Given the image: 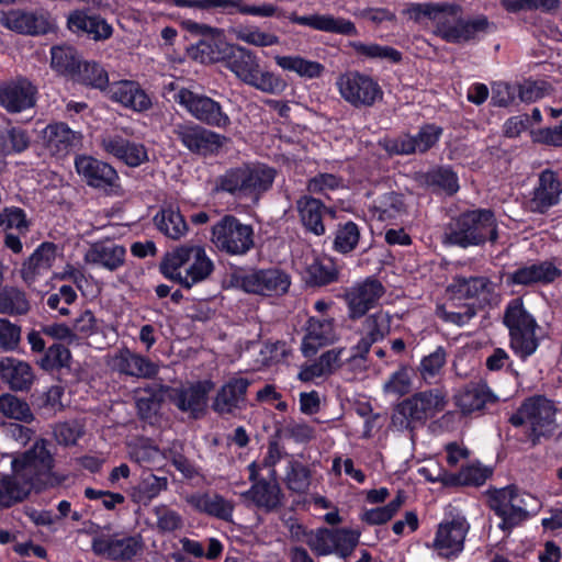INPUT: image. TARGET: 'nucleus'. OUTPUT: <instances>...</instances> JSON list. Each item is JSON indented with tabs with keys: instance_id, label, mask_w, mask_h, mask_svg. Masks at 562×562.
Here are the masks:
<instances>
[{
	"instance_id": "54",
	"label": "nucleus",
	"mask_w": 562,
	"mask_h": 562,
	"mask_svg": "<svg viewBox=\"0 0 562 562\" xmlns=\"http://www.w3.org/2000/svg\"><path fill=\"white\" fill-rule=\"evenodd\" d=\"M0 413L5 417L24 423H31L34 419L29 404L9 393L0 395Z\"/></svg>"
},
{
	"instance_id": "20",
	"label": "nucleus",
	"mask_w": 562,
	"mask_h": 562,
	"mask_svg": "<svg viewBox=\"0 0 562 562\" xmlns=\"http://www.w3.org/2000/svg\"><path fill=\"white\" fill-rule=\"evenodd\" d=\"M36 87L25 77L0 82V105L9 113H20L35 105Z\"/></svg>"
},
{
	"instance_id": "17",
	"label": "nucleus",
	"mask_w": 562,
	"mask_h": 562,
	"mask_svg": "<svg viewBox=\"0 0 562 562\" xmlns=\"http://www.w3.org/2000/svg\"><path fill=\"white\" fill-rule=\"evenodd\" d=\"M337 87L345 101L355 108H369L382 100L383 91L370 76L349 71L338 77Z\"/></svg>"
},
{
	"instance_id": "39",
	"label": "nucleus",
	"mask_w": 562,
	"mask_h": 562,
	"mask_svg": "<svg viewBox=\"0 0 562 562\" xmlns=\"http://www.w3.org/2000/svg\"><path fill=\"white\" fill-rule=\"evenodd\" d=\"M67 24L70 31L85 32L94 41L108 40L113 32L112 26L100 15H87L79 10L69 14Z\"/></svg>"
},
{
	"instance_id": "52",
	"label": "nucleus",
	"mask_w": 562,
	"mask_h": 562,
	"mask_svg": "<svg viewBox=\"0 0 562 562\" xmlns=\"http://www.w3.org/2000/svg\"><path fill=\"white\" fill-rule=\"evenodd\" d=\"M30 493L12 472L0 477V509L9 508L29 497Z\"/></svg>"
},
{
	"instance_id": "15",
	"label": "nucleus",
	"mask_w": 562,
	"mask_h": 562,
	"mask_svg": "<svg viewBox=\"0 0 562 562\" xmlns=\"http://www.w3.org/2000/svg\"><path fill=\"white\" fill-rule=\"evenodd\" d=\"M360 533L348 529L318 528L304 533V542L317 555L336 553L347 558L359 542Z\"/></svg>"
},
{
	"instance_id": "63",
	"label": "nucleus",
	"mask_w": 562,
	"mask_h": 562,
	"mask_svg": "<svg viewBox=\"0 0 562 562\" xmlns=\"http://www.w3.org/2000/svg\"><path fill=\"white\" fill-rule=\"evenodd\" d=\"M503 8L508 12L542 10L549 12L559 8V0H502Z\"/></svg>"
},
{
	"instance_id": "36",
	"label": "nucleus",
	"mask_w": 562,
	"mask_h": 562,
	"mask_svg": "<svg viewBox=\"0 0 562 562\" xmlns=\"http://www.w3.org/2000/svg\"><path fill=\"white\" fill-rule=\"evenodd\" d=\"M0 23L21 34H44L49 30V22L46 18L21 10L9 11L0 19Z\"/></svg>"
},
{
	"instance_id": "46",
	"label": "nucleus",
	"mask_w": 562,
	"mask_h": 562,
	"mask_svg": "<svg viewBox=\"0 0 562 562\" xmlns=\"http://www.w3.org/2000/svg\"><path fill=\"white\" fill-rule=\"evenodd\" d=\"M338 278V270L329 260L313 258L312 262L306 263L303 272V279L307 285L323 286L327 285Z\"/></svg>"
},
{
	"instance_id": "22",
	"label": "nucleus",
	"mask_w": 562,
	"mask_h": 562,
	"mask_svg": "<svg viewBox=\"0 0 562 562\" xmlns=\"http://www.w3.org/2000/svg\"><path fill=\"white\" fill-rule=\"evenodd\" d=\"M251 384L246 378H232L217 391L212 409L218 415L236 416L247 404V389Z\"/></svg>"
},
{
	"instance_id": "10",
	"label": "nucleus",
	"mask_w": 562,
	"mask_h": 562,
	"mask_svg": "<svg viewBox=\"0 0 562 562\" xmlns=\"http://www.w3.org/2000/svg\"><path fill=\"white\" fill-rule=\"evenodd\" d=\"M490 507L502 518L499 527L506 530L535 513L539 508V502L531 494L519 492L512 485L495 491L490 497Z\"/></svg>"
},
{
	"instance_id": "11",
	"label": "nucleus",
	"mask_w": 562,
	"mask_h": 562,
	"mask_svg": "<svg viewBox=\"0 0 562 562\" xmlns=\"http://www.w3.org/2000/svg\"><path fill=\"white\" fill-rule=\"evenodd\" d=\"M447 404V392L442 389L417 392L397 404L396 413L402 417L400 425L413 429L416 423L424 424L442 412Z\"/></svg>"
},
{
	"instance_id": "31",
	"label": "nucleus",
	"mask_w": 562,
	"mask_h": 562,
	"mask_svg": "<svg viewBox=\"0 0 562 562\" xmlns=\"http://www.w3.org/2000/svg\"><path fill=\"white\" fill-rule=\"evenodd\" d=\"M0 378L12 391H29L35 380L32 367L22 360L5 357L0 359Z\"/></svg>"
},
{
	"instance_id": "21",
	"label": "nucleus",
	"mask_w": 562,
	"mask_h": 562,
	"mask_svg": "<svg viewBox=\"0 0 562 562\" xmlns=\"http://www.w3.org/2000/svg\"><path fill=\"white\" fill-rule=\"evenodd\" d=\"M384 292L383 284L373 278H368L363 282L349 288L344 294L349 317L356 319L366 315L369 310L378 304Z\"/></svg>"
},
{
	"instance_id": "42",
	"label": "nucleus",
	"mask_w": 562,
	"mask_h": 562,
	"mask_svg": "<svg viewBox=\"0 0 562 562\" xmlns=\"http://www.w3.org/2000/svg\"><path fill=\"white\" fill-rule=\"evenodd\" d=\"M495 401V395L483 383H469L456 395V404L464 414L481 411Z\"/></svg>"
},
{
	"instance_id": "24",
	"label": "nucleus",
	"mask_w": 562,
	"mask_h": 562,
	"mask_svg": "<svg viewBox=\"0 0 562 562\" xmlns=\"http://www.w3.org/2000/svg\"><path fill=\"white\" fill-rule=\"evenodd\" d=\"M173 135L191 153L206 155L221 146L220 135L193 123L177 124Z\"/></svg>"
},
{
	"instance_id": "6",
	"label": "nucleus",
	"mask_w": 562,
	"mask_h": 562,
	"mask_svg": "<svg viewBox=\"0 0 562 562\" xmlns=\"http://www.w3.org/2000/svg\"><path fill=\"white\" fill-rule=\"evenodd\" d=\"M498 239L497 223L491 210L477 209L452 218L445 233V243L462 248Z\"/></svg>"
},
{
	"instance_id": "41",
	"label": "nucleus",
	"mask_w": 562,
	"mask_h": 562,
	"mask_svg": "<svg viewBox=\"0 0 562 562\" xmlns=\"http://www.w3.org/2000/svg\"><path fill=\"white\" fill-rule=\"evenodd\" d=\"M440 134V127L426 125L416 136H404L396 139L392 150L401 155L425 153L437 143Z\"/></svg>"
},
{
	"instance_id": "28",
	"label": "nucleus",
	"mask_w": 562,
	"mask_h": 562,
	"mask_svg": "<svg viewBox=\"0 0 562 562\" xmlns=\"http://www.w3.org/2000/svg\"><path fill=\"white\" fill-rule=\"evenodd\" d=\"M101 147L130 167H137L148 160L147 150L143 144L131 142L121 135L102 137Z\"/></svg>"
},
{
	"instance_id": "47",
	"label": "nucleus",
	"mask_w": 562,
	"mask_h": 562,
	"mask_svg": "<svg viewBox=\"0 0 562 562\" xmlns=\"http://www.w3.org/2000/svg\"><path fill=\"white\" fill-rule=\"evenodd\" d=\"M344 352V348H334L324 352L315 363L301 371L300 379L302 381H310L316 376L333 373L341 367V355Z\"/></svg>"
},
{
	"instance_id": "26",
	"label": "nucleus",
	"mask_w": 562,
	"mask_h": 562,
	"mask_svg": "<svg viewBox=\"0 0 562 562\" xmlns=\"http://www.w3.org/2000/svg\"><path fill=\"white\" fill-rule=\"evenodd\" d=\"M75 167L79 176L94 188L105 189L115 186L119 179L116 170L109 164L98 160L92 156H78Z\"/></svg>"
},
{
	"instance_id": "57",
	"label": "nucleus",
	"mask_w": 562,
	"mask_h": 562,
	"mask_svg": "<svg viewBox=\"0 0 562 562\" xmlns=\"http://www.w3.org/2000/svg\"><path fill=\"white\" fill-rule=\"evenodd\" d=\"M74 79L101 90L109 83L106 71L99 64L89 61L81 63Z\"/></svg>"
},
{
	"instance_id": "7",
	"label": "nucleus",
	"mask_w": 562,
	"mask_h": 562,
	"mask_svg": "<svg viewBox=\"0 0 562 562\" xmlns=\"http://www.w3.org/2000/svg\"><path fill=\"white\" fill-rule=\"evenodd\" d=\"M228 49L225 67L240 81L266 93H279L284 90L285 81L273 72L262 71L255 52L237 44Z\"/></svg>"
},
{
	"instance_id": "58",
	"label": "nucleus",
	"mask_w": 562,
	"mask_h": 562,
	"mask_svg": "<svg viewBox=\"0 0 562 562\" xmlns=\"http://www.w3.org/2000/svg\"><path fill=\"white\" fill-rule=\"evenodd\" d=\"M359 239L360 232L357 224L347 222L338 226L334 239V248L338 252L348 254L357 247Z\"/></svg>"
},
{
	"instance_id": "14",
	"label": "nucleus",
	"mask_w": 562,
	"mask_h": 562,
	"mask_svg": "<svg viewBox=\"0 0 562 562\" xmlns=\"http://www.w3.org/2000/svg\"><path fill=\"white\" fill-rule=\"evenodd\" d=\"M213 387L214 383L210 380L198 381L179 387L160 385L166 398L192 419H200L205 416L209 394Z\"/></svg>"
},
{
	"instance_id": "44",
	"label": "nucleus",
	"mask_w": 562,
	"mask_h": 562,
	"mask_svg": "<svg viewBox=\"0 0 562 562\" xmlns=\"http://www.w3.org/2000/svg\"><path fill=\"white\" fill-rule=\"evenodd\" d=\"M302 224L315 235H323L325 226L323 224V213L325 210L322 201L304 195L296 201Z\"/></svg>"
},
{
	"instance_id": "49",
	"label": "nucleus",
	"mask_w": 562,
	"mask_h": 562,
	"mask_svg": "<svg viewBox=\"0 0 562 562\" xmlns=\"http://www.w3.org/2000/svg\"><path fill=\"white\" fill-rule=\"evenodd\" d=\"M154 222L161 233L172 239H179L188 229L183 216L172 207L162 209L154 217Z\"/></svg>"
},
{
	"instance_id": "61",
	"label": "nucleus",
	"mask_w": 562,
	"mask_h": 562,
	"mask_svg": "<svg viewBox=\"0 0 562 562\" xmlns=\"http://www.w3.org/2000/svg\"><path fill=\"white\" fill-rule=\"evenodd\" d=\"M30 145L25 131L12 127L0 134V147L4 154L21 153Z\"/></svg>"
},
{
	"instance_id": "12",
	"label": "nucleus",
	"mask_w": 562,
	"mask_h": 562,
	"mask_svg": "<svg viewBox=\"0 0 562 562\" xmlns=\"http://www.w3.org/2000/svg\"><path fill=\"white\" fill-rule=\"evenodd\" d=\"M145 542L139 533L114 532L92 538L91 550L98 555L113 562H132L143 553Z\"/></svg>"
},
{
	"instance_id": "50",
	"label": "nucleus",
	"mask_w": 562,
	"mask_h": 562,
	"mask_svg": "<svg viewBox=\"0 0 562 562\" xmlns=\"http://www.w3.org/2000/svg\"><path fill=\"white\" fill-rule=\"evenodd\" d=\"M52 67L61 75L76 77L81 65L78 52L71 46H56L52 48Z\"/></svg>"
},
{
	"instance_id": "62",
	"label": "nucleus",
	"mask_w": 562,
	"mask_h": 562,
	"mask_svg": "<svg viewBox=\"0 0 562 562\" xmlns=\"http://www.w3.org/2000/svg\"><path fill=\"white\" fill-rule=\"evenodd\" d=\"M350 46L358 55L368 58H385L393 61L401 60V53L389 46H381L378 44H363L361 42H351Z\"/></svg>"
},
{
	"instance_id": "4",
	"label": "nucleus",
	"mask_w": 562,
	"mask_h": 562,
	"mask_svg": "<svg viewBox=\"0 0 562 562\" xmlns=\"http://www.w3.org/2000/svg\"><path fill=\"white\" fill-rule=\"evenodd\" d=\"M159 270L167 279L191 289L212 274L214 265L203 247L183 245L165 255Z\"/></svg>"
},
{
	"instance_id": "9",
	"label": "nucleus",
	"mask_w": 562,
	"mask_h": 562,
	"mask_svg": "<svg viewBox=\"0 0 562 562\" xmlns=\"http://www.w3.org/2000/svg\"><path fill=\"white\" fill-rule=\"evenodd\" d=\"M504 325L509 331V345L513 351L521 359L531 356L538 348L536 336L538 327L533 316L524 306L522 300H512L504 313Z\"/></svg>"
},
{
	"instance_id": "2",
	"label": "nucleus",
	"mask_w": 562,
	"mask_h": 562,
	"mask_svg": "<svg viewBox=\"0 0 562 562\" xmlns=\"http://www.w3.org/2000/svg\"><path fill=\"white\" fill-rule=\"evenodd\" d=\"M223 9L227 14L236 12L246 15L256 16H278L288 18L292 23L308 26L315 31L334 33L345 36H356L358 34L355 23L350 20L334 16L331 14H318L300 16L295 12L285 15V12L272 3H262L260 5L247 4L244 0H211V9Z\"/></svg>"
},
{
	"instance_id": "34",
	"label": "nucleus",
	"mask_w": 562,
	"mask_h": 562,
	"mask_svg": "<svg viewBox=\"0 0 562 562\" xmlns=\"http://www.w3.org/2000/svg\"><path fill=\"white\" fill-rule=\"evenodd\" d=\"M562 187L557 175L549 169L542 171L530 202L531 210L538 213L547 212L559 202Z\"/></svg>"
},
{
	"instance_id": "27",
	"label": "nucleus",
	"mask_w": 562,
	"mask_h": 562,
	"mask_svg": "<svg viewBox=\"0 0 562 562\" xmlns=\"http://www.w3.org/2000/svg\"><path fill=\"white\" fill-rule=\"evenodd\" d=\"M337 339L333 318L310 317L301 350L305 357H313L319 348Z\"/></svg>"
},
{
	"instance_id": "59",
	"label": "nucleus",
	"mask_w": 562,
	"mask_h": 562,
	"mask_svg": "<svg viewBox=\"0 0 562 562\" xmlns=\"http://www.w3.org/2000/svg\"><path fill=\"white\" fill-rule=\"evenodd\" d=\"M70 359L71 353L67 347L61 344H53L38 360V364L42 369L52 371L60 368H68Z\"/></svg>"
},
{
	"instance_id": "48",
	"label": "nucleus",
	"mask_w": 562,
	"mask_h": 562,
	"mask_svg": "<svg viewBox=\"0 0 562 562\" xmlns=\"http://www.w3.org/2000/svg\"><path fill=\"white\" fill-rule=\"evenodd\" d=\"M30 307V302L23 290L10 285L0 289V314L25 315Z\"/></svg>"
},
{
	"instance_id": "35",
	"label": "nucleus",
	"mask_w": 562,
	"mask_h": 562,
	"mask_svg": "<svg viewBox=\"0 0 562 562\" xmlns=\"http://www.w3.org/2000/svg\"><path fill=\"white\" fill-rule=\"evenodd\" d=\"M126 249L113 241H99L89 248L85 256L88 263L101 266L110 271H115L125 262Z\"/></svg>"
},
{
	"instance_id": "23",
	"label": "nucleus",
	"mask_w": 562,
	"mask_h": 562,
	"mask_svg": "<svg viewBox=\"0 0 562 562\" xmlns=\"http://www.w3.org/2000/svg\"><path fill=\"white\" fill-rule=\"evenodd\" d=\"M447 291L453 299H476L482 304L497 302L495 284L486 277H460L453 278Z\"/></svg>"
},
{
	"instance_id": "3",
	"label": "nucleus",
	"mask_w": 562,
	"mask_h": 562,
	"mask_svg": "<svg viewBox=\"0 0 562 562\" xmlns=\"http://www.w3.org/2000/svg\"><path fill=\"white\" fill-rule=\"evenodd\" d=\"M558 408L553 401L543 395L530 396L509 417L515 427H522L526 441L536 447L551 439L557 432Z\"/></svg>"
},
{
	"instance_id": "18",
	"label": "nucleus",
	"mask_w": 562,
	"mask_h": 562,
	"mask_svg": "<svg viewBox=\"0 0 562 562\" xmlns=\"http://www.w3.org/2000/svg\"><path fill=\"white\" fill-rule=\"evenodd\" d=\"M470 524L463 516L440 522L430 548L441 559L451 561L462 553Z\"/></svg>"
},
{
	"instance_id": "30",
	"label": "nucleus",
	"mask_w": 562,
	"mask_h": 562,
	"mask_svg": "<svg viewBox=\"0 0 562 562\" xmlns=\"http://www.w3.org/2000/svg\"><path fill=\"white\" fill-rule=\"evenodd\" d=\"M44 140L50 155L63 158L80 144L81 135L64 123H55L44 130Z\"/></svg>"
},
{
	"instance_id": "8",
	"label": "nucleus",
	"mask_w": 562,
	"mask_h": 562,
	"mask_svg": "<svg viewBox=\"0 0 562 562\" xmlns=\"http://www.w3.org/2000/svg\"><path fill=\"white\" fill-rule=\"evenodd\" d=\"M276 175V169L266 165H243L220 176L215 190L257 200L272 187Z\"/></svg>"
},
{
	"instance_id": "32",
	"label": "nucleus",
	"mask_w": 562,
	"mask_h": 562,
	"mask_svg": "<svg viewBox=\"0 0 562 562\" xmlns=\"http://www.w3.org/2000/svg\"><path fill=\"white\" fill-rule=\"evenodd\" d=\"M57 246L54 243H42L35 251L22 263L20 274L22 280L32 284L36 278L47 272L56 259Z\"/></svg>"
},
{
	"instance_id": "25",
	"label": "nucleus",
	"mask_w": 562,
	"mask_h": 562,
	"mask_svg": "<svg viewBox=\"0 0 562 562\" xmlns=\"http://www.w3.org/2000/svg\"><path fill=\"white\" fill-rule=\"evenodd\" d=\"M110 367L119 374L137 379H151L158 373V366L155 362L127 348H123L112 356Z\"/></svg>"
},
{
	"instance_id": "1",
	"label": "nucleus",
	"mask_w": 562,
	"mask_h": 562,
	"mask_svg": "<svg viewBox=\"0 0 562 562\" xmlns=\"http://www.w3.org/2000/svg\"><path fill=\"white\" fill-rule=\"evenodd\" d=\"M461 7L456 3H408L402 14L420 23L424 19L435 22L434 34L447 43L462 44L476 40L480 33H487L492 23L485 15L462 19Z\"/></svg>"
},
{
	"instance_id": "40",
	"label": "nucleus",
	"mask_w": 562,
	"mask_h": 562,
	"mask_svg": "<svg viewBox=\"0 0 562 562\" xmlns=\"http://www.w3.org/2000/svg\"><path fill=\"white\" fill-rule=\"evenodd\" d=\"M110 94L112 100L135 111H145L151 105L148 95L134 81L114 82L110 87Z\"/></svg>"
},
{
	"instance_id": "53",
	"label": "nucleus",
	"mask_w": 562,
	"mask_h": 562,
	"mask_svg": "<svg viewBox=\"0 0 562 562\" xmlns=\"http://www.w3.org/2000/svg\"><path fill=\"white\" fill-rule=\"evenodd\" d=\"M373 209L379 212L380 220L394 218L406 212L403 195L396 192L379 194L373 200Z\"/></svg>"
},
{
	"instance_id": "16",
	"label": "nucleus",
	"mask_w": 562,
	"mask_h": 562,
	"mask_svg": "<svg viewBox=\"0 0 562 562\" xmlns=\"http://www.w3.org/2000/svg\"><path fill=\"white\" fill-rule=\"evenodd\" d=\"M235 281L245 292L263 296L282 295L291 284L290 276L278 268L239 272Z\"/></svg>"
},
{
	"instance_id": "51",
	"label": "nucleus",
	"mask_w": 562,
	"mask_h": 562,
	"mask_svg": "<svg viewBox=\"0 0 562 562\" xmlns=\"http://www.w3.org/2000/svg\"><path fill=\"white\" fill-rule=\"evenodd\" d=\"M233 44L221 40L200 41L193 48V57L203 64L226 63Z\"/></svg>"
},
{
	"instance_id": "37",
	"label": "nucleus",
	"mask_w": 562,
	"mask_h": 562,
	"mask_svg": "<svg viewBox=\"0 0 562 562\" xmlns=\"http://www.w3.org/2000/svg\"><path fill=\"white\" fill-rule=\"evenodd\" d=\"M241 496L250 499L258 508L268 513L279 509L283 503V493L280 485L274 481L265 479L254 483L250 490L243 493Z\"/></svg>"
},
{
	"instance_id": "38",
	"label": "nucleus",
	"mask_w": 562,
	"mask_h": 562,
	"mask_svg": "<svg viewBox=\"0 0 562 562\" xmlns=\"http://www.w3.org/2000/svg\"><path fill=\"white\" fill-rule=\"evenodd\" d=\"M560 276V270L551 262L542 261L520 267L507 274V281L513 284L530 285L533 283H549Z\"/></svg>"
},
{
	"instance_id": "13",
	"label": "nucleus",
	"mask_w": 562,
	"mask_h": 562,
	"mask_svg": "<svg viewBox=\"0 0 562 562\" xmlns=\"http://www.w3.org/2000/svg\"><path fill=\"white\" fill-rule=\"evenodd\" d=\"M212 243L228 255H245L254 247V229L232 215H225L212 228Z\"/></svg>"
},
{
	"instance_id": "43",
	"label": "nucleus",
	"mask_w": 562,
	"mask_h": 562,
	"mask_svg": "<svg viewBox=\"0 0 562 562\" xmlns=\"http://www.w3.org/2000/svg\"><path fill=\"white\" fill-rule=\"evenodd\" d=\"M167 488L168 479L166 476H157L151 472H144L139 482L132 487L131 498L135 504L147 506Z\"/></svg>"
},
{
	"instance_id": "56",
	"label": "nucleus",
	"mask_w": 562,
	"mask_h": 562,
	"mask_svg": "<svg viewBox=\"0 0 562 562\" xmlns=\"http://www.w3.org/2000/svg\"><path fill=\"white\" fill-rule=\"evenodd\" d=\"M232 33L238 41L257 47H268L280 43L277 35L262 32L257 26H237L232 29Z\"/></svg>"
},
{
	"instance_id": "64",
	"label": "nucleus",
	"mask_w": 562,
	"mask_h": 562,
	"mask_svg": "<svg viewBox=\"0 0 562 562\" xmlns=\"http://www.w3.org/2000/svg\"><path fill=\"white\" fill-rule=\"evenodd\" d=\"M516 88L520 101L535 102L549 92L550 85L543 80H524Z\"/></svg>"
},
{
	"instance_id": "19",
	"label": "nucleus",
	"mask_w": 562,
	"mask_h": 562,
	"mask_svg": "<svg viewBox=\"0 0 562 562\" xmlns=\"http://www.w3.org/2000/svg\"><path fill=\"white\" fill-rule=\"evenodd\" d=\"M173 98L200 122L216 127H225L229 124V119L222 111L221 104L210 97L181 88Z\"/></svg>"
},
{
	"instance_id": "5",
	"label": "nucleus",
	"mask_w": 562,
	"mask_h": 562,
	"mask_svg": "<svg viewBox=\"0 0 562 562\" xmlns=\"http://www.w3.org/2000/svg\"><path fill=\"white\" fill-rule=\"evenodd\" d=\"M50 447L48 440L41 438L30 449L12 457V472L30 494L54 485L55 460Z\"/></svg>"
},
{
	"instance_id": "33",
	"label": "nucleus",
	"mask_w": 562,
	"mask_h": 562,
	"mask_svg": "<svg viewBox=\"0 0 562 562\" xmlns=\"http://www.w3.org/2000/svg\"><path fill=\"white\" fill-rule=\"evenodd\" d=\"M186 502L196 512L231 521L234 504L222 495L213 493H195L186 497Z\"/></svg>"
},
{
	"instance_id": "29",
	"label": "nucleus",
	"mask_w": 562,
	"mask_h": 562,
	"mask_svg": "<svg viewBox=\"0 0 562 562\" xmlns=\"http://www.w3.org/2000/svg\"><path fill=\"white\" fill-rule=\"evenodd\" d=\"M391 330V317L382 311L368 316L362 323V338L355 347L351 358H364L371 346L382 340Z\"/></svg>"
},
{
	"instance_id": "45",
	"label": "nucleus",
	"mask_w": 562,
	"mask_h": 562,
	"mask_svg": "<svg viewBox=\"0 0 562 562\" xmlns=\"http://www.w3.org/2000/svg\"><path fill=\"white\" fill-rule=\"evenodd\" d=\"M276 64L285 71L295 72L297 76L316 79L319 78L325 67L323 64L314 60H308L299 55L280 56L274 57Z\"/></svg>"
},
{
	"instance_id": "55",
	"label": "nucleus",
	"mask_w": 562,
	"mask_h": 562,
	"mask_svg": "<svg viewBox=\"0 0 562 562\" xmlns=\"http://www.w3.org/2000/svg\"><path fill=\"white\" fill-rule=\"evenodd\" d=\"M447 362V352L442 347H438L434 352L425 356L418 367L420 378L428 384H432L441 374L442 368Z\"/></svg>"
},
{
	"instance_id": "60",
	"label": "nucleus",
	"mask_w": 562,
	"mask_h": 562,
	"mask_svg": "<svg viewBox=\"0 0 562 562\" xmlns=\"http://www.w3.org/2000/svg\"><path fill=\"white\" fill-rule=\"evenodd\" d=\"M286 486L289 490L303 494L311 484V472L306 465L301 462H290L289 471L285 476Z\"/></svg>"
}]
</instances>
